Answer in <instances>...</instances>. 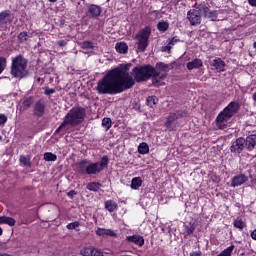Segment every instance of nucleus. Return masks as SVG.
Masks as SVG:
<instances>
[{"mask_svg":"<svg viewBox=\"0 0 256 256\" xmlns=\"http://www.w3.org/2000/svg\"><path fill=\"white\" fill-rule=\"evenodd\" d=\"M9 15H10L9 10H5L0 13V29L2 27H5V25H7V21H9Z\"/></svg>","mask_w":256,"mask_h":256,"instance_id":"obj_24","label":"nucleus"},{"mask_svg":"<svg viewBox=\"0 0 256 256\" xmlns=\"http://www.w3.org/2000/svg\"><path fill=\"white\" fill-rule=\"evenodd\" d=\"M203 67V60L196 58L186 64L188 71H193V69H199Z\"/></svg>","mask_w":256,"mask_h":256,"instance_id":"obj_20","label":"nucleus"},{"mask_svg":"<svg viewBox=\"0 0 256 256\" xmlns=\"http://www.w3.org/2000/svg\"><path fill=\"white\" fill-rule=\"evenodd\" d=\"M55 93V88H46L45 95H53Z\"/></svg>","mask_w":256,"mask_h":256,"instance_id":"obj_46","label":"nucleus"},{"mask_svg":"<svg viewBox=\"0 0 256 256\" xmlns=\"http://www.w3.org/2000/svg\"><path fill=\"white\" fill-rule=\"evenodd\" d=\"M31 105H33V99L31 97L26 98L20 106V111H27Z\"/></svg>","mask_w":256,"mask_h":256,"instance_id":"obj_30","label":"nucleus"},{"mask_svg":"<svg viewBox=\"0 0 256 256\" xmlns=\"http://www.w3.org/2000/svg\"><path fill=\"white\" fill-rule=\"evenodd\" d=\"M27 63V59L21 55L12 58L10 70L12 77H15L16 79H25V77H29Z\"/></svg>","mask_w":256,"mask_h":256,"instance_id":"obj_3","label":"nucleus"},{"mask_svg":"<svg viewBox=\"0 0 256 256\" xmlns=\"http://www.w3.org/2000/svg\"><path fill=\"white\" fill-rule=\"evenodd\" d=\"M190 256H201V251L191 252Z\"/></svg>","mask_w":256,"mask_h":256,"instance_id":"obj_49","label":"nucleus"},{"mask_svg":"<svg viewBox=\"0 0 256 256\" xmlns=\"http://www.w3.org/2000/svg\"><path fill=\"white\" fill-rule=\"evenodd\" d=\"M44 161H57V155L51 152H46L44 153Z\"/></svg>","mask_w":256,"mask_h":256,"instance_id":"obj_37","label":"nucleus"},{"mask_svg":"<svg viewBox=\"0 0 256 256\" xmlns=\"http://www.w3.org/2000/svg\"><path fill=\"white\" fill-rule=\"evenodd\" d=\"M141 185H143V180L141 179V177H134L131 180V189L137 190L139 189V187H141Z\"/></svg>","mask_w":256,"mask_h":256,"instance_id":"obj_26","label":"nucleus"},{"mask_svg":"<svg viewBox=\"0 0 256 256\" xmlns=\"http://www.w3.org/2000/svg\"><path fill=\"white\" fill-rule=\"evenodd\" d=\"M248 180L249 178L245 174H238L232 178L231 187H241Z\"/></svg>","mask_w":256,"mask_h":256,"instance_id":"obj_13","label":"nucleus"},{"mask_svg":"<svg viewBox=\"0 0 256 256\" xmlns=\"http://www.w3.org/2000/svg\"><path fill=\"white\" fill-rule=\"evenodd\" d=\"M58 45H59V47H65V45H67V41H65V40H59V41H58Z\"/></svg>","mask_w":256,"mask_h":256,"instance_id":"obj_48","label":"nucleus"},{"mask_svg":"<svg viewBox=\"0 0 256 256\" xmlns=\"http://www.w3.org/2000/svg\"><path fill=\"white\" fill-rule=\"evenodd\" d=\"M31 37H33V34L28 33V32H21V33L18 35V40H19L21 43H25V41H29V39H31Z\"/></svg>","mask_w":256,"mask_h":256,"instance_id":"obj_32","label":"nucleus"},{"mask_svg":"<svg viewBox=\"0 0 256 256\" xmlns=\"http://www.w3.org/2000/svg\"><path fill=\"white\" fill-rule=\"evenodd\" d=\"M155 68L152 66L146 65V66H136L132 69V72L130 76L132 75L134 78V84L135 81L137 83H141L142 81H147L148 79H151V77H154Z\"/></svg>","mask_w":256,"mask_h":256,"instance_id":"obj_5","label":"nucleus"},{"mask_svg":"<svg viewBox=\"0 0 256 256\" xmlns=\"http://www.w3.org/2000/svg\"><path fill=\"white\" fill-rule=\"evenodd\" d=\"M33 115H35V117H43V115H45V104L42 101L35 103Z\"/></svg>","mask_w":256,"mask_h":256,"instance_id":"obj_16","label":"nucleus"},{"mask_svg":"<svg viewBox=\"0 0 256 256\" xmlns=\"http://www.w3.org/2000/svg\"><path fill=\"white\" fill-rule=\"evenodd\" d=\"M102 127H104L105 131H109L111 129V118H104L102 120Z\"/></svg>","mask_w":256,"mask_h":256,"instance_id":"obj_38","label":"nucleus"},{"mask_svg":"<svg viewBox=\"0 0 256 256\" xmlns=\"http://www.w3.org/2000/svg\"><path fill=\"white\" fill-rule=\"evenodd\" d=\"M105 209H107L109 213H113V211H117V203L113 200H107L105 202Z\"/></svg>","mask_w":256,"mask_h":256,"instance_id":"obj_28","label":"nucleus"},{"mask_svg":"<svg viewBox=\"0 0 256 256\" xmlns=\"http://www.w3.org/2000/svg\"><path fill=\"white\" fill-rule=\"evenodd\" d=\"M157 29L160 31V33H165V31L169 30V22L165 20H161L157 24Z\"/></svg>","mask_w":256,"mask_h":256,"instance_id":"obj_27","label":"nucleus"},{"mask_svg":"<svg viewBox=\"0 0 256 256\" xmlns=\"http://www.w3.org/2000/svg\"><path fill=\"white\" fill-rule=\"evenodd\" d=\"M179 41H180V40L177 38V36L173 37V38L170 40L169 44L167 45V50H168V51H171V45H175V43H179Z\"/></svg>","mask_w":256,"mask_h":256,"instance_id":"obj_43","label":"nucleus"},{"mask_svg":"<svg viewBox=\"0 0 256 256\" xmlns=\"http://www.w3.org/2000/svg\"><path fill=\"white\" fill-rule=\"evenodd\" d=\"M82 49H86V51H91L93 49V42H91V41H84L82 43Z\"/></svg>","mask_w":256,"mask_h":256,"instance_id":"obj_42","label":"nucleus"},{"mask_svg":"<svg viewBox=\"0 0 256 256\" xmlns=\"http://www.w3.org/2000/svg\"><path fill=\"white\" fill-rule=\"evenodd\" d=\"M0 225H9V227H13L15 225V220L12 217L2 216L0 217Z\"/></svg>","mask_w":256,"mask_h":256,"instance_id":"obj_25","label":"nucleus"},{"mask_svg":"<svg viewBox=\"0 0 256 256\" xmlns=\"http://www.w3.org/2000/svg\"><path fill=\"white\" fill-rule=\"evenodd\" d=\"M109 165V156L105 155L100 162L93 163L90 160H82L77 164V171L81 175H97Z\"/></svg>","mask_w":256,"mask_h":256,"instance_id":"obj_2","label":"nucleus"},{"mask_svg":"<svg viewBox=\"0 0 256 256\" xmlns=\"http://www.w3.org/2000/svg\"><path fill=\"white\" fill-rule=\"evenodd\" d=\"M87 112L83 107H73L64 117V121L71 127L81 125L85 121Z\"/></svg>","mask_w":256,"mask_h":256,"instance_id":"obj_4","label":"nucleus"},{"mask_svg":"<svg viewBox=\"0 0 256 256\" xmlns=\"http://www.w3.org/2000/svg\"><path fill=\"white\" fill-rule=\"evenodd\" d=\"M201 12L199 6L196 9H191L187 12V19L190 25H200L201 23Z\"/></svg>","mask_w":256,"mask_h":256,"instance_id":"obj_9","label":"nucleus"},{"mask_svg":"<svg viewBox=\"0 0 256 256\" xmlns=\"http://www.w3.org/2000/svg\"><path fill=\"white\" fill-rule=\"evenodd\" d=\"M233 225L236 229H239L240 231H243V229L247 227V225L245 224V222H243V220H234Z\"/></svg>","mask_w":256,"mask_h":256,"instance_id":"obj_36","label":"nucleus"},{"mask_svg":"<svg viewBox=\"0 0 256 256\" xmlns=\"http://www.w3.org/2000/svg\"><path fill=\"white\" fill-rule=\"evenodd\" d=\"M244 146L246 147L247 151H253L256 149V135L251 134L244 139Z\"/></svg>","mask_w":256,"mask_h":256,"instance_id":"obj_14","label":"nucleus"},{"mask_svg":"<svg viewBox=\"0 0 256 256\" xmlns=\"http://www.w3.org/2000/svg\"><path fill=\"white\" fill-rule=\"evenodd\" d=\"M115 49L117 53H121L122 55H125V53L129 51V46L125 42H118L115 46Z\"/></svg>","mask_w":256,"mask_h":256,"instance_id":"obj_23","label":"nucleus"},{"mask_svg":"<svg viewBox=\"0 0 256 256\" xmlns=\"http://www.w3.org/2000/svg\"><path fill=\"white\" fill-rule=\"evenodd\" d=\"M198 8L200 9L202 17L205 19H211V21L217 19V10H211L207 4H200Z\"/></svg>","mask_w":256,"mask_h":256,"instance_id":"obj_11","label":"nucleus"},{"mask_svg":"<svg viewBox=\"0 0 256 256\" xmlns=\"http://www.w3.org/2000/svg\"><path fill=\"white\" fill-rule=\"evenodd\" d=\"M135 85L133 76L129 73V64H121L108 71L98 81L96 91L99 95H118Z\"/></svg>","mask_w":256,"mask_h":256,"instance_id":"obj_1","label":"nucleus"},{"mask_svg":"<svg viewBox=\"0 0 256 256\" xmlns=\"http://www.w3.org/2000/svg\"><path fill=\"white\" fill-rule=\"evenodd\" d=\"M5 123H7V115L0 114V125L3 126Z\"/></svg>","mask_w":256,"mask_h":256,"instance_id":"obj_45","label":"nucleus"},{"mask_svg":"<svg viewBox=\"0 0 256 256\" xmlns=\"http://www.w3.org/2000/svg\"><path fill=\"white\" fill-rule=\"evenodd\" d=\"M5 67H7V59L5 57L0 58V75L5 71Z\"/></svg>","mask_w":256,"mask_h":256,"instance_id":"obj_41","label":"nucleus"},{"mask_svg":"<svg viewBox=\"0 0 256 256\" xmlns=\"http://www.w3.org/2000/svg\"><path fill=\"white\" fill-rule=\"evenodd\" d=\"M138 153H140V155H147V153H149V145L145 142L140 143Z\"/></svg>","mask_w":256,"mask_h":256,"instance_id":"obj_31","label":"nucleus"},{"mask_svg":"<svg viewBox=\"0 0 256 256\" xmlns=\"http://www.w3.org/2000/svg\"><path fill=\"white\" fill-rule=\"evenodd\" d=\"M70 126L67 124V122L65 121V119H63V122L61 123V125L56 129L55 133H61V131H69Z\"/></svg>","mask_w":256,"mask_h":256,"instance_id":"obj_35","label":"nucleus"},{"mask_svg":"<svg viewBox=\"0 0 256 256\" xmlns=\"http://www.w3.org/2000/svg\"><path fill=\"white\" fill-rule=\"evenodd\" d=\"M239 109H241V106H239V102L237 101L230 102L227 107L224 108V110L227 111L232 117L235 115V113L239 112Z\"/></svg>","mask_w":256,"mask_h":256,"instance_id":"obj_18","label":"nucleus"},{"mask_svg":"<svg viewBox=\"0 0 256 256\" xmlns=\"http://www.w3.org/2000/svg\"><path fill=\"white\" fill-rule=\"evenodd\" d=\"M212 67H214L218 73H221L225 71V61L221 60V58L214 59Z\"/></svg>","mask_w":256,"mask_h":256,"instance_id":"obj_22","label":"nucleus"},{"mask_svg":"<svg viewBox=\"0 0 256 256\" xmlns=\"http://www.w3.org/2000/svg\"><path fill=\"white\" fill-rule=\"evenodd\" d=\"M88 15L89 17L97 18L101 15V7L95 4L88 6Z\"/></svg>","mask_w":256,"mask_h":256,"instance_id":"obj_19","label":"nucleus"},{"mask_svg":"<svg viewBox=\"0 0 256 256\" xmlns=\"http://www.w3.org/2000/svg\"><path fill=\"white\" fill-rule=\"evenodd\" d=\"M75 195H77V192H75L74 190H71L67 193V196L70 197V199H73Z\"/></svg>","mask_w":256,"mask_h":256,"instance_id":"obj_47","label":"nucleus"},{"mask_svg":"<svg viewBox=\"0 0 256 256\" xmlns=\"http://www.w3.org/2000/svg\"><path fill=\"white\" fill-rule=\"evenodd\" d=\"M185 229H186L187 235H192V233L195 231V224L193 222H190L185 225Z\"/></svg>","mask_w":256,"mask_h":256,"instance_id":"obj_39","label":"nucleus"},{"mask_svg":"<svg viewBox=\"0 0 256 256\" xmlns=\"http://www.w3.org/2000/svg\"><path fill=\"white\" fill-rule=\"evenodd\" d=\"M231 117L232 116L227 111H225V109H224L216 117V120H215L216 127H218V129H226L227 128V124H225V123H227V121L229 119H231Z\"/></svg>","mask_w":256,"mask_h":256,"instance_id":"obj_12","label":"nucleus"},{"mask_svg":"<svg viewBox=\"0 0 256 256\" xmlns=\"http://www.w3.org/2000/svg\"><path fill=\"white\" fill-rule=\"evenodd\" d=\"M245 147V138H238L234 142H232L230 146V151L233 155H241Z\"/></svg>","mask_w":256,"mask_h":256,"instance_id":"obj_10","label":"nucleus"},{"mask_svg":"<svg viewBox=\"0 0 256 256\" xmlns=\"http://www.w3.org/2000/svg\"><path fill=\"white\" fill-rule=\"evenodd\" d=\"M149 37H151V28L149 26L141 29L136 34L134 41L138 52L145 53V50L149 47Z\"/></svg>","mask_w":256,"mask_h":256,"instance_id":"obj_6","label":"nucleus"},{"mask_svg":"<svg viewBox=\"0 0 256 256\" xmlns=\"http://www.w3.org/2000/svg\"><path fill=\"white\" fill-rule=\"evenodd\" d=\"M50 1V3H55V2H57V0H49Z\"/></svg>","mask_w":256,"mask_h":256,"instance_id":"obj_54","label":"nucleus"},{"mask_svg":"<svg viewBox=\"0 0 256 256\" xmlns=\"http://www.w3.org/2000/svg\"><path fill=\"white\" fill-rule=\"evenodd\" d=\"M19 161L23 167H31V157L21 155Z\"/></svg>","mask_w":256,"mask_h":256,"instance_id":"obj_34","label":"nucleus"},{"mask_svg":"<svg viewBox=\"0 0 256 256\" xmlns=\"http://www.w3.org/2000/svg\"><path fill=\"white\" fill-rule=\"evenodd\" d=\"M252 186L256 189V176L252 180Z\"/></svg>","mask_w":256,"mask_h":256,"instance_id":"obj_51","label":"nucleus"},{"mask_svg":"<svg viewBox=\"0 0 256 256\" xmlns=\"http://www.w3.org/2000/svg\"><path fill=\"white\" fill-rule=\"evenodd\" d=\"M0 256H11V254H8V253H0Z\"/></svg>","mask_w":256,"mask_h":256,"instance_id":"obj_52","label":"nucleus"},{"mask_svg":"<svg viewBox=\"0 0 256 256\" xmlns=\"http://www.w3.org/2000/svg\"><path fill=\"white\" fill-rule=\"evenodd\" d=\"M82 256H103V252L95 249L94 247H84L80 250Z\"/></svg>","mask_w":256,"mask_h":256,"instance_id":"obj_15","label":"nucleus"},{"mask_svg":"<svg viewBox=\"0 0 256 256\" xmlns=\"http://www.w3.org/2000/svg\"><path fill=\"white\" fill-rule=\"evenodd\" d=\"M149 16L153 21H155V19H159L161 17V12H159V10H154L149 12Z\"/></svg>","mask_w":256,"mask_h":256,"instance_id":"obj_40","label":"nucleus"},{"mask_svg":"<svg viewBox=\"0 0 256 256\" xmlns=\"http://www.w3.org/2000/svg\"><path fill=\"white\" fill-rule=\"evenodd\" d=\"M127 241L130 243H135V245H138V247H143V245H145V239L139 235L128 236Z\"/></svg>","mask_w":256,"mask_h":256,"instance_id":"obj_21","label":"nucleus"},{"mask_svg":"<svg viewBox=\"0 0 256 256\" xmlns=\"http://www.w3.org/2000/svg\"><path fill=\"white\" fill-rule=\"evenodd\" d=\"M253 47L254 49H256V41L253 43Z\"/></svg>","mask_w":256,"mask_h":256,"instance_id":"obj_55","label":"nucleus"},{"mask_svg":"<svg viewBox=\"0 0 256 256\" xmlns=\"http://www.w3.org/2000/svg\"><path fill=\"white\" fill-rule=\"evenodd\" d=\"M158 102L159 98H157V96H149L146 99V105L151 108L155 107Z\"/></svg>","mask_w":256,"mask_h":256,"instance_id":"obj_29","label":"nucleus"},{"mask_svg":"<svg viewBox=\"0 0 256 256\" xmlns=\"http://www.w3.org/2000/svg\"><path fill=\"white\" fill-rule=\"evenodd\" d=\"M96 235H98V237H117V232L111 229L97 228Z\"/></svg>","mask_w":256,"mask_h":256,"instance_id":"obj_17","label":"nucleus"},{"mask_svg":"<svg viewBox=\"0 0 256 256\" xmlns=\"http://www.w3.org/2000/svg\"><path fill=\"white\" fill-rule=\"evenodd\" d=\"M0 235H3V229L0 227Z\"/></svg>","mask_w":256,"mask_h":256,"instance_id":"obj_53","label":"nucleus"},{"mask_svg":"<svg viewBox=\"0 0 256 256\" xmlns=\"http://www.w3.org/2000/svg\"><path fill=\"white\" fill-rule=\"evenodd\" d=\"M86 189H88V191L97 192L99 189H101V183H99V182L88 183L86 186Z\"/></svg>","mask_w":256,"mask_h":256,"instance_id":"obj_33","label":"nucleus"},{"mask_svg":"<svg viewBox=\"0 0 256 256\" xmlns=\"http://www.w3.org/2000/svg\"><path fill=\"white\" fill-rule=\"evenodd\" d=\"M79 222H71L69 224H67V229H70V230H73V229H76L77 227H79Z\"/></svg>","mask_w":256,"mask_h":256,"instance_id":"obj_44","label":"nucleus"},{"mask_svg":"<svg viewBox=\"0 0 256 256\" xmlns=\"http://www.w3.org/2000/svg\"><path fill=\"white\" fill-rule=\"evenodd\" d=\"M248 3L251 7H256V0H248Z\"/></svg>","mask_w":256,"mask_h":256,"instance_id":"obj_50","label":"nucleus"},{"mask_svg":"<svg viewBox=\"0 0 256 256\" xmlns=\"http://www.w3.org/2000/svg\"><path fill=\"white\" fill-rule=\"evenodd\" d=\"M183 117H187V112L176 111L174 113H170L166 120L165 127L168 131H175V129L179 127V119H183Z\"/></svg>","mask_w":256,"mask_h":256,"instance_id":"obj_8","label":"nucleus"},{"mask_svg":"<svg viewBox=\"0 0 256 256\" xmlns=\"http://www.w3.org/2000/svg\"><path fill=\"white\" fill-rule=\"evenodd\" d=\"M171 69V65L159 62L156 64V70L154 69V76L152 77V83L155 87L161 85V79L167 77V72Z\"/></svg>","mask_w":256,"mask_h":256,"instance_id":"obj_7","label":"nucleus"}]
</instances>
